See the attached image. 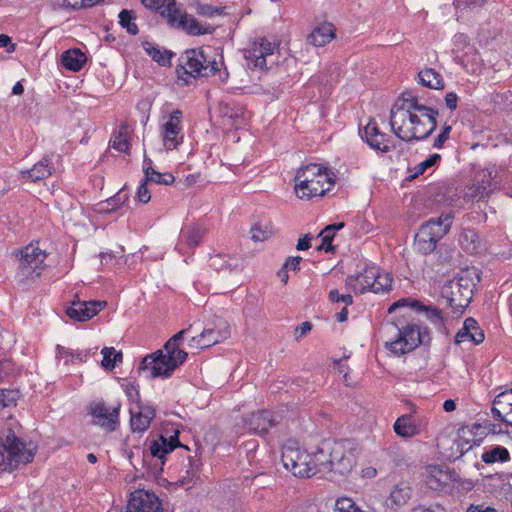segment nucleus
<instances>
[{
	"instance_id": "nucleus-1",
	"label": "nucleus",
	"mask_w": 512,
	"mask_h": 512,
	"mask_svg": "<svg viewBox=\"0 0 512 512\" xmlns=\"http://www.w3.org/2000/svg\"><path fill=\"white\" fill-rule=\"evenodd\" d=\"M411 105L394 104L390 111L391 129L403 141L424 139L436 128V111H411Z\"/></svg>"
},
{
	"instance_id": "nucleus-2",
	"label": "nucleus",
	"mask_w": 512,
	"mask_h": 512,
	"mask_svg": "<svg viewBox=\"0 0 512 512\" xmlns=\"http://www.w3.org/2000/svg\"><path fill=\"white\" fill-rule=\"evenodd\" d=\"M192 328L190 325L187 329H183L172 336L164 345L163 349L145 356L140 365L139 371L149 372L148 377L169 378L173 372L182 365L188 354L184 350L179 349V341Z\"/></svg>"
},
{
	"instance_id": "nucleus-3",
	"label": "nucleus",
	"mask_w": 512,
	"mask_h": 512,
	"mask_svg": "<svg viewBox=\"0 0 512 512\" xmlns=\"http://www.w3.org/2000/svg\"><path fill=\"white\" fill-rule=\"evenodd\" d=\"M335 184V174L317 163L298 169L295 176V193L300 199L325 195Z\"/></svg>"
},
{
	"instance_id": "nucleus-4",
	"label": "nucleus",
	"mask_w": 512,
	"mask_h": 512,
	"mask_svg": "<svg viewBox=\"0 0 512 512\" xmlns=\"http://www.w3.org/2000/svg\"><path fill=\"white\" fill-rule=\"evenodd\" d=\"M478 282H480V276L474 267L460 270L450 280V316L462 315L472 301L474 287Z\"/></svg>"
},
{
	"instance_id": "nucleus-5",
	"label": "nucleus",
	"mask_w": 512,
	"mask_h": 512,
	"mask_svg": "<svg viewBox=\"0 0 512 512\" xmlns=\"http://www.w3.org/2000/svg\"><path fill=\"white\" fill-rule=\"evenodd\" d=\"M220 71L219 62L202 48L187 50L177 69L178 78L188 85L191 78L210 77Z\"/></svg>"
},
{
	"instance_id": "nucleus-6",
	"label": "nucleus",
	"mask_w": 512,
	"mask_h": 512,
	"mask_svg": "<svg viewBox=\"0 0 512 512\" xmlns=\"http://www.w3.org/2000/svg\"><path fill=\"white\" fill-rule=\"evenodd\" d=\"M0 455L2 470H14L20 464H27L33 460L34 454L31 449L26 448L25 443L16 436L10 428H4L0 432Z\"/></svg>"
},
{
	"instance_id": "nucleus-7",
	"label": "nucleus",
	"mask_w": 512,
	"mask_h": 512,
	"mask_svg": "<svg viewBox=\"0 0 512 512\" xmlns=\"http://www.w3.org/2000/svg\"><path fill=\"white\" fill-rule=\"evenodd\" d=\"M142 4L149 9L159 10L162 17L167 18L171 25L177 23L191 35L212 34L214 27L202 26L194 17L184 14L178 19L179 10L175 0H141Z\"/></svg>"
},
{
	"instance_id": "nucleus-8",
	"label": "nucleus",
	"mask_w": 512,
	"mask_h": 512,
	"mask_svg": "<svg viewBox=\"0 0 512 512\" xmlns=\"http://www.w3.org/2000/svg\"><path fill=\"white\" fill-rule=\"evenodd\" d=\"M18 260V268L15 279L20 286H28L34 282L44 268L46 253L39 247L29 244L14 253Z\"/></svg>"
},
{
	"instance_id": "nucleus-9",
	"label": "nucleus",
	"mask_w": 512,
	"mask_h": 512,
	"mask_svg": "<svg viewBox=\"0 0 512 512\" xmlns=\"http://www.w3.org/2000/svg\"><path fill=\"white\" fill-rule=\"evenodd\" d=\"M387 328L396 332V338L387 341L385 347L397 356L414 350L422 342L420 330L416 324H404L398 320L387 324Z\"/></svg>"
},
{
	"instance_id": "nucleus-10",
	"label": "nucleus",
	"mask_w": 512,
	"mask_h": 512,
	"mask_svg": "<svg viewBox=\"0 0 512 512\" xmlns=\"http://www.w3.org/2000/svg\"><path fill=\"white\" fill-rule=\"evenodd\" d=\"M495 183L492 181V172L490 170H480L475 173L473 179L458 193L450 196L452 202L463 199V202H475L485 199L494 190Z\"/></svg>"
},
{
	"instance_id": "nucleus-11",
	"label": "nucleus",
	"mask_w": 512,
	"mask_h": 512,
	"mask_svg": "<svg viewBox=\"0 0 512 512\" xmlns=\"http://www.w3.org/2000/svg\"><path fill=\"white\" fill-rule=\"evenodd\" d=\"M281 460L284 467L294 476L308 478L315 475V467L312 466L311 454L301 449L296 444H285L282 448Z\"/></svg>"
},
{
	"instance_id": "nucleus-12",
	"label": "nucleus",
	"mask_w": 512,
	"mask_h": 512,
	"mask_svg": "<svg viewBox=\"0 0 512 512\" xmlns=\"http://www.w3.org/2000/svg\"><path fill=\"white\" fill-rule=\"evenodd\" d=\"M355 446L351 440H331L329 473L345 476L356 464Z\"/></svg>"
},
{
	"instance_id": "nucleus-13",
	"label": "nucleus",
	"mask_w": 512,
	"mask_h": 512,
	"mask_svg": "<svg viewBox=\"0 0 512 512\" xmlns=\"http://www.w3.org/2000/svg\"><path fill=\"white\" fill-rule=\"evenodd\" d=\"M178 446H182L178 440V431L169 439L160 435L158 439L151 442L149 450L143 453V463L148 466L153 475H156L163 470L165 456Z\"/></svg>"
},
{
	"instance_id": "nucleus-14",
	"label": "nucleus",
	"mask_w": 512,
	"mask_h": 512,
	"mask_svg": "<svg viewBox=\"0 0 512 512\" xmlns=\"http://www.w3.org/2000/svg\"><path fill=\"white\" fill-rule=\"evenodd\" d=\"M446 220L448 215L442 214L437 220L431 219L421 226L415 236V245L420 252L427 254L436 249L437 242L448 232Z\"/></svg>"
},
{
	"instance_id": "nucleus-15",
	"label": "nucleus",
	"mask_w": 512,
	"mask_h": 512,
	"mask_svg": "<svg viewBox=\"0 0 512 512\" xmlns=\"http://www.w3.org/2000/svg\"><path fill=\"white\" fill-rule=\"evenodd\" d=\"M401 307H410L416 312L425 314L426 318L439 330L445 331L444 311L435 305H425L421 301L412 298H402L394 302L388 309L389 313Z\"/></svg>"
},
{
	"instance_id": "nucleus-16",
	"label": "nucleus",
	"mask_w": 512,
	"mask_h": 512,
	"mask_svg": "<svg viewBox=\"0 0 512 512\" xmlns=\"http://www.w3.org/2000/svg\"><path fill=\"white\" fill-rule=\"evenodd\" d=\"M230 336V329L228 323L221 319L217 318L214 321V327L205 328L203 331L191 338V346L195 345L198 348L204 349L211 347Z\"/></svg>"
},
{
	"instance_id": "nucleus-17",
	"label": "nucleus",
	"mask_w": 512,
	"mask_h": 512,
	"mask_svg": "<svg viewBox=\"0 0 512 512\" xmlns=\"http://www.w3.org/2000/svg\"><path fill=\"white\" fill-rule=\"evenodd\" d=\"M182 111H173L161 128L163 145L167 150L176 149L183 141Z\"/></svg>"
},
{
	"instance_id": "nucleus-18",
	"label": "nucleus",
	"mask_w": 512,
	"mask_h": 512,
	"mask_svg": "<svg viewBox=\"0 0 512 512\" xmlns=\"http://www.w3.org/2000/svg\"><path fill=\"white\" fill-rule=\"evenodd\" d=\"M129 398L134 401L136 397V407H131L129 412L131 415L130 425L133 432H144L146 431L151 423V420L155 417V409L149 405H143L139 402V393L135 391L133 394L128 390Z\"/></svg>"
},
{
	"instance_id": "nucleus-19",
	"label": "nucleus",
	"mask_w": 512,
	"mask_h": 512,
	"mask_svg": "<svg viewBox=\"0 0 512 512\" xmlns=\"http://www.w3.org/2000/svg\"><path fill=\"white\" fill-rule=\"evenodd\" d=\"M121 404L109 408L104 402H96L90 405V412L94 423L108 431L116 430L119 423V411Z\"/></svg>"
},
{
	"instance_id": "nucleus-20",
	"label": "nucleus",
	"mask_w": 512,
	"mask_h": 512,
	"mask_svg": "<svg viewBox=\"0 0 512 512\" xmlns=\"http://www.w3.org/2000/svg\"><path fill=\"white\" fill-rule=\"evenodd\" d=\"M491 413L495 420L512 426V389L501 392L494 398Z\"/></svg>"
},
{
	"instance_id": "nucleus-21",
	"label": "nucleus",
	"mask_w": 512,
	"mask_h": 512,
	"mask_svg": "<svg viewBox=\"0 0 512 512\" xmlns=\"http://www.w3.org/2000/svg\"><path fill=\"white\" fill-rule=\"evenodd\" d=\"M485 335L483 330L478 326L477 321L472 318H466L463 327L456 333L455 343L461 344L466 341L480 344L484 341Z\"/></svg>"
},
{
	"instance_id": "nucleus-22",
	"label": "nucleus",
	"mask_w": 512,
	"mask_h": 512,
	"mask_svg": "<svg viewBox=\"0 0 512 512\" xmlns=\"http://www.w3.org/2000/svg\"><path fill=\"white\" fill-rule=\"evenodd\" d=\"M331 440H323L317 450L311 455L312 466L316 473H329Z\"/></svg>"
},
{
	"instance_id": "nucleus-23",
	"label": "nucleus",
	"mask_w": 512,
	"mask_h": 512,
	"mask_svg": "<svg viewBox=\"0 0 512 512\" xmlns=\"http://www.w3.org/2000/svg\"><path fill=\"white\" fill-rule=\"evenodd\" d=\"M245 423L255 433L263 434L275 424V419L273 418L270 411L261 410L256 413H251L245 419Z\"/></svg>"
},
{
	"instance_id": "nucleus-24",
	"label": "nucleus",
	"mask_w": 512,
	"mask_h": 512,
	"mask_svg": "<svg viewBox=\"0 0 512 512\" xmlns=\"http://www.w3.org/2000/svg\"><path fill=\"white\" fill-rule=\"evenodd\" d=\"M425 477L426 485L434 491H441L448 484V470L440 465L426 467Z\"/></svg>"
},
{
	"instance_id": "nucleus-25",
	"label": "nucleus",
	"mask_w": 512,
	"mask_h": 512,
	"mask_svg": "<svg viewBox=\"0 0 512 512\" xmlns=\"http://www.w3.org/2000/svg\"><path fill=\"white\" fill-rule=\"evenodd\" d=\"M361 136L373 149L380 150L382 152H388L390 150V147L385 144V134L379 131L377 124L374 121L368 122L364 127Z\"/></svg>"
},
{
	"instance_id": "nucleus-26",
	"label": "nucleus",
	"mask_w": 512,
	"mask_h": 512,
	"mask_svg": "<svg viewBox=\"0 0 512 512\" xmlns=\"http://www.w3.org/2000/svg\"><path fill=\"white\" fill-rule=\"evenodd\" d=\"M274 51L273 44L265 38L260 40L259 45H255L253 49L246 52V59L253 62L255 67L264 68L266 66V56Z\"/></svg>"
},
{
	"instance_id": "nucleus-27",
	"label": "nucleus",
	"mask_w": 512,
	"mask_h": 512,
	"mask_svg": "<svg viewBox=\"0 0 512 512\" xmlns=\"http://www.w3.org/2000/svg\"><path fill=\"white\" fill-rule=\"evenodd\" d=\"M416 412V407L411 406V413L402 415L394 424V431L401 437H412L420 433V428L413 419L412 414Z\"/></svg>"
},
{
	"instance_id": "nucleus-28",
	"label": "nucleus",
	"mask_w": 512,
	"mask_h": 512,
	"mask_svg": "<svg viewBox=\"0 0 512 512\" xmlns=\"http://www.w3.org/2000/svg\"><path fill=\"white\" fill-rule=\"evenodd\" d=\"M335 37V28L331 23H323L315 27L308 35L307 41L315 46L322 47Z\"/></svg>"
},
{
	"instance_id": "nucleus-29",
	"label": "nucleus",
	"mask_w": 512,
	"mask_h": 512,
	"mask_svg": "<svg viewBox=\"0 0 512 512\" xmlns=\"http://www.w3.org/2000/svg\"><path fill=\"white\" fill-rule=\"evenodd\" d=\"M458 243L460 247L469 254L478 253L481 240L478 233L469 227H463L458 236Z\"/></svg>"
},
{
	"instance_id": "nucleus-30",
	"label": "nucleus",
	"mask_w": 512,
	"mask_h": 512,
	"mask_svg": "<svg viewBox=\"0 0 512 512\" xmlns=\"http://www.w3.org/2000/svg\"><path fill=\"white\" fill-rule=\"evenodd\" d=\"M52 166L48 157H43L31 169L21 171L22 178L33 182L43 180L52 174Z\"/></svg>"
},
{
	"instance_id": "nucleus-31",
	"label": "nucleus",
	"mask_w": 512,
	"mask_h": 512,
	"mask_svg": "<svg viewBox=\"0 0 512 512\" xmlns=\"http://www.w3.org/2000/svg\"><path fill=\"white\" fill-rule=\"evenodd\" d=\"M482 429L481 425L475 424L472 428L469 427H461L458 430V438L459 440L456 442L457 452H459L460 456L463 455L466 451L472 448V442H476L474 439L475 436L478 435V431Z\"/></svg>"
},
{
	"instance_id": "nucleus-32",
	"label": "nucleus",
	"mask_w": 512,
	"mask_h": 512,
	"mask_svg": "<svg viewBox=\"0 0 512 512\" xmlns=\"http://www.w3.org/2000/svg\"><path fill=\"white\" fill-rule=\"evenodd\" d=\"M412 494L410 486L404 482L397 484L390 493V504L392 509L397 510L401 506L405 505Z\"/></svg>"
},
{
	"instance_id": "nucleus-33",
	"label": "nucleus",
	"mask_w": 512,
	"mask_h": 512,
	"mask_svg": "<svg viewBox=\"0 0 512 512\" xmlns=\"http://www.w3.org/2000/svg\"><path fill=\"white\" fill-rule=\"evenodd\" d=\"M86 60V55L80 49L67 50L61 56L63 66L74 72L79 71Z\"/></svg>"
},
{
	"instance_id": "nucleus-34",
	"label": "nucleus",
	"mask_w": 512,
	"mask_h": 512,
	"mask_svg": "<svg viewBox=\"0 0 512 512\" xmlns=\"http://www.w3.org/2000/svg\"><path fill=\"white\" fill-rule=\"evenodd\" d=\"M481 460L486 464L503 463L510 460V453L503 446H491L484 450Z\"/></svg>"
},
{
	"instance_id": "nucleus-35",
	"label": "nucleus",
	"mask_w": 512,
	"mask_h": 512,
	"mask_svg": "<svg viewBox=\"0 0 512 512\" xmlns=\"http://www.w3.org/2000/svg\"><path fill=\"white\" fill-rule=\"evenodd\" d=\"M238 265V258L228 254H216L210 258V266L217 272L232 271Z\"/></svg>"
},
{
	"instance_id": "nucleus-36",
	"label": "nucleus",
	"mask_w": 512,
	"mask_h": 512,
	"mask_svg": "<svg viewBox=\"0 0 512 512\" xmlns=\"http://www.w3.org/2000/svg\"><path fill=\"white\" fill-rule=\"evenodd\" d=\"M144 50L147 52L149 56L152 57L154 61L158 64L165 66L170 64V59L173 56V53L169 50H161V48L149 41H144L142 43Z\"/></svg>"
},
{
	"instance_id": "nucleus-37",
	"label": "nucleus",
	"mask_w": 512,
	"mask_h": 512,
	"mask_svg": "<svg viewBox=\"0 0 512 512\" xmlns=\"http://www.w3.org/2000/svg\"><path fill=\"white\" fill-rule=\"evenodd\" d=\"M419 83L431 89H440L444 87L443 78L434 69L427 68L419 72Z\"/></svg>"
},
{
	"instance_id": "nucleus-38",
	"label": "nucleus",
	"mask_w": 512,
	"mask_h": 512,
	"mask_svg": "<svg viewBox=\"0 0 512 512\" xmlns=\"http://www.w3.org/2000/svg\"><path fill=\"white\" fill-rule=\"evenodd\" d=\"M128 134V126L122 124L118 132L110 140L112 148L119 152L127 153L129 150Z\"/></svg>"
},
{
	"instance_id": "nucleus-39",
	"label": "nucleus",
	"mask_w": 512,
	"mask_h": 512,
	"mask_svg": "<svg viewBox=\"0 0 512 512\" xmlns=\"http://www.w3.org/2000/svg\"><path fill=\"white\" fill-rule=\"evenodd\" d=\"M205 234V229L198 226H191L181 231V239L189 247L197 246Z\"/></svg>"
},
{
	"instance_id": "nucleus-40",
	"label": "nucleus",
	"mask_w": 512,
	"mask_h": 512,
	"mask_svg": "<svg viewBox=\"0 0 512 512\" xmlns=\"http://www.w3.org/2000/svg\"><path fill=\"white\" fill-rule=\"evenodd\" d=\"M219 114L221 117L228 119L231 125H234L243 118L244 111L241 107H233L229 103L221 102L219 104Z\"/></svg>"
},
{
	"instance_id": "nucleus-41",
	"label": "nucleus",
	"mask_w": 512,
	"mask_h": 512,
	"mask_svg": "<svg viewBox=\"0 0 512 512\" xmlns=\"http://www.w3.org/2000/svg\"><path fill=\"white\" fill-rule=\"evenodd\" d=\"M145 181L153 182L162 185H171L174 183L175 178L171 173H160L154 170L151 166L144 168Z\"/></svg>"
},
{
	"instance_id": "nucleus-42",
	"label": "nucleus",
	"mask_w": 512,
	"mask_h": 512,
	"mask_svg": "<svg viewBox=\"0 0 512 512\" xmlns=\"http://www.w3.org/2000/svg\"><path fill=\"white\" fill-rule=\"evenodd\" d=\"M454 45L457 47V49H453V53L456 54L454 57V60L461 65H463L464 68L467 67L466 64V58L468 57V53L465 52L462 56H459L457 53L461 50H464L465 48L471 49L469 47L468 43V37L465 34H457L454 36Z\"/></svg>"
},
{
	"instance_id": "nucleus-43",
	"label": "nucleus",
	"mask_w": 512,
	"mask_h": 512,
	"mask_svg": "<svg viewBox=\"0 0 512 512\" xmlns=\"http://www.w3.org/2000/svg\"><path fill=\"white\" fill-rule=\"evenodd\" d=\"M474 487V483L471 480H462L455 476L454 472L450 471V492L452 494L458 493L463 495L471 491Z\"/></svg>"
},
{
	"instance_id": "nucleus-44",
	"label": "nucleus",
	"mask_w": 512,
	"mask_h": 512,
	"mask_svg": "<svg viewBox=\"0 0 512 512\" xmlns=\"http://www.w3.org/2000/svg\"><path fill=\"white\" fill-rule=\"evenodd\" d=\"M67 315L77 321H87L88 313L85 311V303L78 296L73 300L72 305L66 311Z\"/></svg>"
},
{
	"instance_id": "nucleus-45",
	"label": "nucleus",
	"mask_w": 512,
	"mask_h": 512,
	"mask_svg": "<svg viewBox=\"0 0 512 512\" xmlns=\"http://www.w3.org/2000/svg\"><path fill=\"white\" fill-rule=\"evenodd\" d=\"M395 104H399V106H405V105H411V111H417V112H430L434 111L431 108L426 107L425 105L419 104L418 100L415 96L412 95L411 92H404L402 94V97L395 102Z\"/></svg>"
},
{
	"instance_id": "nucleus-46",
	"label": "nucleus",
	"mask_w": 512,
	"mask_h": 512,
	"mask_svg": "<svg viewBox=\"0 0 512 512\" xmlns=\"http://www.w3.org/2000/svg\"><path fill=\"white\" fill-rule=\"evenodd\" d=\"M134 19H135V16L133 14V11L123 9L119 13L120 25L123 28H126L127 32L132 35H136L139 31L137 25L133 22Z\"/></svg>"
},
{
	"instance_id": "nucleus-47",
	"label": "nucleus",
	"mask_w": 512,
	"mask_h": 512,
	"mask_svg": "<svg viewBox=\"0 0 512 512\" xmlns=\"http://www.w3.org/2000/svg\"><path fill=\"white\" fill-rule=\"evenodd\" d=\"M392 286V277L389 274H380L375 272V278L373 279L372 292L380 293L389 291Z\"/></svg>"
},
{
	"instance_id": "nucleus-48",
	"label": "nucleus",
	"mask_w": 512,
	"mask_h": 512,
	"mask_svg": "<svg viewBox=\"0 0 512 512\" xmlns=\"http://www.w3.org/2000/svg\"><path fill=\"white\" fill-rule=\"evenodd\" d=\"M250 233L251 239L254 242H260L268 240L272 236L273 231L269 225L256 223L251 227Z\"/></svg>"
},
{
	"instance_id": "nucleus-49",
	"label": "nucleus",
	"mask_w": 512,
	"mask_h": 512,
	"mask_svg": "<svg viewBox=\"0 0 512 512\" xmlns=\"http://www.w3.org/2000/svg\"><path fill=\"white\" fill-rule=\"evenodd\" d=\"M17 372V367L10 359L0 361V382L16 375Z\"/></svg>"
},
{
	"instance_id": "nucleus-50",
	"label": "nucleus",
	"mask_w": 512,
	"mask_h": 512,
	"mask_svg": "<svg viewBox=\"0 0 512 512\" xmlns=\"http://www.w3.org/2000/svg\"><path fill=\"white\" fill-rule=\"evenodd\" d=\"M85 303V311L88 313V320L98 314L102 309H104L107 305L106 301H83Z\"/></svg>"
},
{
	"instance_id": "nucleus-51",
	"label": "nucleus",
	"mask_w": 512,
	"mask_h": 512,
	"mask_svg": "<svg viewBox=\"0 0 512 512\" xmlns=\"http://www.w3.org/2000/svg\"><path fill=\"white\" fill-rule=\"evenodd\" d=\"M113 353H115L114 347H104L101 350V354L103 355L101 365L105 370L112 371L114 369V362L112 361Z\"/></svg>"
},
{
	"instance_id": "nucleus-52",
	"label": "nucleus",
	"mask_w": 512,
	"mask_h": 512,
	"mask_svg": "<svg viewBox=\"0 0 512 512\" xmlns=\"http://www.w3.org/2000/svg\"><path fill=\"white\" fill-rule=\"evenodd\" d=\"M335 509L339 512L360 511L350 498H339L335 503Z\"/></svg>"
},
{
	"instance_id": "nucleus-53",
	"label": "nucleus",
	"mask_w": 512,
	"mask_h": 512,
	"mask_svg": "<svg viewBox=\"0 0 512 512\" xmlns=\"http://www.w3.org/2000/svg\"><path fill=\"white\" fill-rule=\"evenodd\" d=\"M18 398H19L18 391L2 390V395H1L2 409L9 407L11 405H15Z\"/></svg>"
},
{
	"instance_id": "nucleus-54",
	"label": "nucleus",
	"mask_w": 512,
	"mask_h": 512,
	"mask_svg": "<svg viewBox=\"0 0 512 512\" xmlns=\"http://www.w3.org/2000/svg\"><path fill=\"white\" fill-rule=\"evenodd\" d=\"M196 12L199 15H202V16L212 17L215 14L222 13V9L221 8H217V7H213V6L208 5V4L197 3L196 4Z\"/></svg>"
},
{
	"instance_id": "nucleus-55",
	"label": "nucleus",
	"mask_w": 512,
	"mask_h": 512,
	"mask_svg": "<svg viewBox=\"0 0 512 512\" xmlns=\"http://www.w3.org/2000/svg\"><path fill=\"white\" fill-rule=\"evenodd\" d=\"M357 278H359V283L363 285L366 291H372L373 279L375 278L374 270H369L366 271L364 274H359L357 275Z\"/></svg>"
},
{
	"instance_id": "nucleus-56",
	"label": "nucleus",
	"mask_w": 512,
	"mask_h": 512,
	"mask_svg": "<svg viewBox=\"0 0 512 512\" xmlns=\"http://www.w3.org/2000/svg\"><path fill=\"white\" fill-rule=\"evenodd\" d=\"M319 236L322 237V243L317 248V250L324 249L326 252L334 251V246L332 245V241H333V238H334V233H332V232L323 233V230H322L320 232Z\"/></svg>"
},
{
	"instance_id": "nucleus-57",
	"label": "nucleus",
	"mask_w": 512,
	"mask_h": 512,
	"mask_svg": "<svg viewBox=\"0 0 512 512\" xmlns=\"http://www.w3.org/2000/svg\"><path fill=\"white\" fill-rule=\"evenodd\" d=\"M430 163L426 160L422 161L421 163L417 164L413 169H409V172L411 174L407 177L409 180H413L419 175H422L428 168H430Z\"/></svg>"
},
{
	"instance_id": "nucleus-58",
	"label": "nucleus",
	"mask_w": 512,
	"mask_h": 512,
	"mask_svg": "<svg viewBox=\"0 0 512 512\" xmlns=\"http://www.w3.org/2000/svg\"><path fill=\"white\" fill-rule=\"evenodd\" d=\"M98 0H64L67 7L79 9L84 7L93 6Z\"/></svg>"
},
{
	"instance_id": "nucleus-59",
	"label": "nucleus",
	"mask_w": 512,
	"mask_h": 512,
	"mask_svg": "<svg viewBox=\"0 0 512 512\" xmlns=\"http://www.w3.org/2000/svg\"><path fill=\"white\" fill-rule=\"evenodd\" d=\"M312 330V323L309 321H305L298 325L294 329V336L296 340H300L302 337L306 336Z\"/></svg>"
},
{
	"instance_id": "nucleus-60",
	"label": "nucleus",
	"mask_w": 512,
	"mask_h": 512,
	"mask_svg": "<svg viewBox=\"0 0 512 512\" xmlns=\"http://www.w3.org/2000/svg\"><path fill=\"white\" fill-rule=\"evenodd\" d=\"M487 0H455L454 4L456 6V9H462V6L464 8H473V7H480L482 6Z\"/></svg>"
},
{
	"instance_id": "nucleus-61",
	"label": "nucleus",
	"mask_w": 512,
	"mask_h": 512,
	"mask_svg": "<svg viewBox=\"0 0 512 512\" xmlns=\"http://www.w3.org/2000/svg\"><path fill=\"white\" fill-rule=\"evenodd\" d=\"M148 182L149 181H145V179H144L143 182L141 183L140 187L138 188L137 198L142 203H148L151 199L150 192L147 189Z\"/></svg>"
},
{
	"instance_id": "nucleus-62",
	"label": "nucleus",
	"mask_w": 512,
	"mask_h": 512,
	"mask_svg": "<svg viewBox=\"0 0 512 512\" xmlns=\"http://www.w3.org/2000/svg\"><path fill=\"white\" fill-rule=\"evenodd\" d=\"M346 283L355 293L363 294L366 292L363 285L359 283V278H357V276H349Z\"/></svg>"
},
{
	"instance_id": "nucleus-63",
	"label": "nucleus",
	"mask_w": 512,
	"mask_h": 512,
	"mask_svg": "<svg viewBox=\"0 0 512 512\" xmlns=\"http://www.w3.org/2000/svg\"><path fill=\"white\" fill-rule=\"evenodd\" d=\"M301 261H302V257H300V256L288 257L284 263V266H285V268H288L292 271H298V270H300Z\"/></svg>"
},
{
	"instance_id": "nucleus-64",
	"label": "nucleus",
	"mask_w": 512,
	"mask_h": 512,
	"mask_svg": "<svg viewBox=\"0 0 512 512\" xmlns=\"http://www.w3.org/2000/svg\"><path fill=\"white\" fill-rule=\"evenodd\" d=\"M313 236L311 234H305L303 238L298 240L296 249L299 251L307 250L311 247V240Z\"/></svg>"
}]
</instances>
